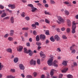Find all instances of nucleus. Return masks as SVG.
<instances>
[{
  "label": "nucleus",
  "mask_w": 78,
  "mask_h": 78,
  "mask_svg": "<svg viewBox=\"0 0 78 78\" xmlns=\"http://www.w3.org/2000/svg\"><path fill=\"white\" fill-rule=\"evenodd\" d=\"M70 31V28H67L66 30V32L67 33H69V32Z\"/></svg>",
  "instance_id": "7c9ffc66"
},
{
  "label": "nucleus",
  "mask_w": 78,
  "mask_h": 78,
  "mask_svg": "<svg viewBox=\"0 0 78 78\" xmlns=\"http://www.w3.org/2000/svg\"><path fill=\"white\" fill-rule=\"evenodd\" d=\"M35 25H37V26H38V25H39V23L38 22H36L35 23Z\"/></svg>",
  "instance_id": "bf43d9fd"
},
{
  "label": "nucleus",
  "mask_w": 78,
  "mask_h": 78,
  "mask_svg": "<svg viewBox=\"0 0 78 78\" xmlns=\"http://www.w3.org/2000/svg\"><path fill=\"white\" fill-rule=\"evenodd\" d=\"M34 75L35 77L37 75V73L36 72H34Z\"/></svg>",
  "instance_id": "5fc2aeb1"
},
{
  "label": "nucleus",
  "mask_w": 78,
  "mask_h": 78,
  "mask_svg": "<svg viewBox=\"0 0 78 78\" xmlns=\"http://www.w3.org/2000/svg\"><path fill=\"white\" fill-rule=\"evenodd\" d=\"M33 34L34 35H37V32L35 30H34L33 31Z\"/></svg>",
  "instance_id": "4c0bfd02"
},
{
  "label": "nucleus",
  "mask_w": 78,
  "mask_h": 78,
  "mask_svg": "<svg viewBox=\"0 0 78 78\" xmlns=\"http://www.w3.org/2000/svg\"><path fill=\"white\" fill-rule=\"evenodd\" d=\"M8 40L10 41H11L13 40V38L12 37H9L8 38Z\"/></svg>",
  "instance_id": "2f4dec72"
},
{
  "label": "nucleus",
  "mask_w": 78,
  "mask_h": 78,
  "mask_svg": "<svg viewBox=\"0 0 78 78\" xmlns=\"http://www.w3.org/2000/svg\"><path fill=\"white\" fill-rule=\"evenodd\" d=\"M28 53H30L29 54L30 56H31L33 55V51L30 49H28Z\"/></svg>",
  "instance_id": "9d476101"
},
{
  "label": "nucleus",
  "mask_w": 78,
  "mask_h": 78,
  "mask_svg": "<svg viewBox=\"0 0 78 78\" xmlns=\"http://www.w3.org/2000/svg\"><path fill=\"white\" fill-rule=\"evenodd\" d=\"M50 39L52 42H55V40L54 39V38H53V37H52L50 38Z\"/></svg>",
  "instance_id": "393cba45"
},
{
  "label": "nucleus",
  "mask_w": 78,
  "mask_h": 78,
  "mask_svg": "<svg viewBox=\"0 0 78 78\" xmlns=\"http://www.w3.org/2000/svg\"><path fill=\"white\" fill-rule=\"evenodd\" d=\"M67 77L68 78H73V76H72V75H70V74H69L67 75Z\"/></svg>",
  "instance_id": "c85d7f7f"
},
{
  "label": "nucleus",
  "mask_w": 78,
  "mask_h": 78,
  "mask_svg": "<svg viewBox=\"0 0 78 78\" xmlns=\"http://www.w3.org/2000/svg\"><path fill=\"white\" fill-rule=\"evenodd\" d=\"M45 6L46 8H48V5L47 4H46L45 5Z\"/></svg>",
  "instance_id": "69168bd1"
},
{
  "label": "nucleus",
  "mask_w": 78,
  "mask_h": 78,
  "mask_svg": "<svg viewBox=\"0 0 78 78\" xmlns=\"http://www.w3.org/2000/svg\"><path fill=\"white\" fill-rule=\"evenodd\" d=\"M32 9L31 10V11L33 12L35 11L36 10V9H36V8H34V7H33V9Z\"/></svg>",
  "instance_id": "c756f323"
},
{
  "label": "nucleus",
  "mask_w": 78,
  "mask_h": 78,
  "mask_svg": "<svg viewBox=\"0 0 78 78\" xmlns=\"http://www.w3.org/2000/svg\"><path fill=\"white\" fill-rule=\"evenodd\" d=\"M70 50L71 51V53L72 54H75L76 53V50L74 49V48H73L71 47L70 48Z\"/></svg>",
  "instance_id": "6e6552de"
},
{
  "label": "nucleus",
  "mask_w": 78,
  "mask_h": 78,
  "mask_svg": "<svg viewBox=\"0 0 78 78\" xmlns=\"http://www.w3.org/2000/svg\"><path fill=\"white\" fill-rule=\"evenodd\" d=\"M40 38L41 39L44 40L45 39V36L44 35L41 34L40 35Z\"/></svg>",
  "instance_id": "9b49d317"
},
{
  "label": "nucleus",
  "mask_w": 78,
  "mask_h": 78,
  "mask_svg": "<svg viewBox=\"0 0 78 78\" xmlns=\"http://www.w3.org/2000/svg\"><path fill=\"white\" fill-rule=\"evenodd\" d=\"M62 37L63 39H67V37H66V36L64 35H62Z\"/></svg>",
  "instance_id": "f704fd0d"
},
{
  "label": "nucleus",
  "mask_w": 78,
  "mask_h": 78,
  "mask_svg": "<svg viewBox=\"0 0 78 78\" xmlns=\"http://www.w3.org/2000/svg\"><path fill=\"white\" fill-rule=\"evenodd\" d=\"M10 21L12 23H13L14 22V17L11 16L10 17Z\"/></svg>",
  "instance_id": "2eb2a0df"
},
{
  "label": "nucleus",
  "mask_w": 78,
  "mask_h": 78,
  "mask_svg": "<svg viewBox=\"0 0 78 78\" xmlns=\"http://www.w3.org/2000/svg\"><path fill=\"white\" fill-rule=\"evenodd\" d=\"M3 67H4V66L2 64L1 62H0V70H2V69Z\"/></svg>",
  "instance_id": "412c9836"
},
{
  "label": "nucleus",
  "mask_w": 78,
  "mask_h": 78,
  "mask_svg": "<svg viewBox=\"0 0 78 78\" xmlns=\"http://www.w3.org/2000/svg\"><path fill=\"white\" fill-rule=\"evenodd\" d=\"M45 42L46 44H48L49 43V40H46Z\"/></svg>",
  "instance_id": "6e6d98bb"
},
{
  "label": "nucleus",
  "mask_w": 78,
  "mask_h": 78,
  "mask_svg": "<svg viewBox=\"0 0 78 78\" xmlns=\"http://www.w3.org/2000/svg\"><path fill=\"white\" fill-rule=\"evenodd\" d=\"M19 67L21 70H23L25 69V66L22 64H20L19 65Z\"/></svg>",
  "instance_id": "39448f33"
},
{
  "label": "nucleus",
  "mask_w": 78,
  "mask_h": 78,
  "mask_svg": "<svg viewBox=\"0 0 78 78\" xmlns=\"http://www.w3.org/2000/svg\"><path fill=\"white\" fill-rule=\"evenodd\" d=\"M16 49H17V51L19 52H20L22 50H23V47L21 46H20L16 48Z\"/></svg>",
  "instance_id": "20e7f679"
},
{
  "label": "nucleus",
  "mask_w": 78,
  "mask_h": 78,
  "mask_svg": "<svg viewBox=\"0 0 78 78\" xmlns=\"http://www.w3.org/2000/svg\"><path fill=\"white\" fill-rule=\"evenodd\" d=\"M68 27H70V26L72 25V23H68Z\"/></svg>",
  "instance_id": "603ef678"
},
{
  "label": "nucleus",
  "mask_w": 78,
  "mask_h": 78,
  "mask_svg": "<svg viewBox=\"0 0 78 78\" xmlns=\"http://www.w3.org/2000/svg\"><path fill=\"white\" fill-rule=\"evenodd\" d=\"M45 22L47 23H49V21L48 20V19H45Z\"/></svg>",
  "instance_id": "37998d69"
},
{
  "label": "nucleus",
  "mask_w": 78,
  "mask_h": 78,
  "mask_svg": "<svg viewBox=\"0 0 78 78\" xmlns=\"http://www.w3.org/2000/svg\"><path fill=\"white\" fill-rule=\"evenodd\" d=\"M54 58L53 57H52L51 58H49L48 61L47 62L49 66H51V64H52V62H53V61Z\"/></svg>",
  "instance_id": "7ed1b4c3"
},
{
  "label": "nucleus",
  "mask_w": 78,
  "mask_h": 78,
  "mask_svg": "<svg viewBox=\"0 0 78 78\" xmlns=\"http://www.w3.org/2000/svg\"><path fill=\"white\" fill-rule=\"evenodd\" d=\"M76 24H77V23H75V21H73L72 22V33L73 34H74L75 33V29L76 28Z\"/></svg>",
  "instance_id": "f257e3e1"
},
{
  "label": "nucleus",
  "mask_w": 78,
  "mask_h": 78,
  "mask_svg": "<svg viewBox=\"0 0 78 78\" xmlns=\"http://www.w3.org/2000/svg\"><path fill=\"white\" fill-rule=\"evenodd\" d=\"M58 62H57V61L55 60L54 61L53 63V65L54 66H55V67H58V65L56 64V63H57Z\"/></svg>",
  "instance_id": "dca6fc26"
},
{
  "label": "nucleus",
  "mask_w": 78,
  "mask_h": 78,
  "mask_svg": "<svg viewBox=\"0 0 78 78\" xmlns=\"http://www.w3.org/2000/svg\"><path fill=\"white\" fill-rule=\"evenodd\" d=\"M8 7H10L11 8V9H14L16 7H15V5H11L9 4L8 5Z\"/></svg>",
  "instance_id": "f8f14e48"
},
{
  "label": "nucleus",
  "mask_w": 78,
  "mask_h": 78,
  "mask_svg": "<svg viewBox=\"0 0 78 78\" xmlns=\"http://www.w3.org/2000/svg\"><path fill=\"white\" fill-rule=\"evenodd\" d=\"M76 46V45H75V44H73L72 45V46L70 47V48H73V47H75Z\"/></svg>",
  "instance_id": "8fccbe9b"
},
{
  "label": "nucleus",
  "mask_w": 78,
  "mask_h": 78,
  "mask_svg": "<svg viewBox=\"0 0 78 78\" xmlns=\"http://www.w3.org/2000/svg\"><path fill=\"white\" fill-rule=\"evenodd\" d=\"M24 52L25 53H27L28 54V50L27 51V49L26 48H24Z\"/></svg>",
  "instance_id": "6ab92c4d"
},
{
  "label": "nucleus",
  "mask_w": 78,
  "mask_h": 78,
  "mask_svg": "<svg viewBox=\"0 0 78 78\" xmlns=\"http://www.w3.org/2000/svg\"><path fill=\"white\" fill-rule=\"evenodd\" d=\"M44 13H45V14H47L48 15H50V12H47V11H45Z\"/></svg>",
  "instance_id": "a878e982"
},
{
  "label": "nucleus",
  "mask_w": 78,
  "mask_h": 78,
  "mask_svg": "<svg viewBox=\"0 0 78 78\" xmlns=\"http://www.w3.org/2000/svg\"><path fill=\"white\" fill-rule=\"evenodd\" d=\"M21 39H22V41H25V39L24 38H23V37H21Z\"/></svg>",
  "instance_id": "13d9d810"
},
{
  "label": "nucleus",
  "mask_w": 78,
  "mask_h": 78,
  "mask_svg": "<svg viewBox=\"0 0 78 78\" xmlns=\"http://www.w3.org/2000/svg\"><path fill=\"white\" fill-rule=\"evenodd\" d=\"M9 36V34H6L5 36H4V37L5 38H6V37H7L8 36Z\"/></svg>",
  "instance_id": "79ce46f5"
},
{
  "label": "nucleus",
  "mask_w": 78,
  "mask_h": 78,
  "mask_svg": "<svg viewBox=\"0 0 78 78\" xmlns=\"http://www.w3.org/2000/svg\"><path fill=\"white\" fill-rule=\"evenodd\" d=\"M25 37H27V36H28V33H25Z\"/></svg>",
  "instance_id": "0e129e2a"
},
{
  "label": "nucleus",
  "mask_w": 78,
  "mask_h": 78,
  "mask_svg": "<svg viewBox=\"0 0 78 78\" xmlns=\"http://www.w3.org/2000/svg\"><path fill=\"white\" fill-rule=\"evenodd\" d=\"M18 61H19V58H18L16 57L14 58V62H15V63H17V62Z\"/></svg>",
  "instance_id": "a211bd4d"
},
{
  "label": "nucleus",
  "mask_w": 78,
  "mask_h": 78,
  "mask_svg": "<svg viewBox=\"0 0 78 78\" xmlns=\"http://www.w3.org/2000/svg\"><path fill=\"white\" fill-rule=\"evenodd\" d=\"M7 78H15V76H13L12 75L8 76H7Z\"/></svg>",
  "instance_id": "cd10ccee"
},
{
  "label": "nucleus",
  "mask_w": 78,
  "mask_h": 78,
  "mask_svg": "<svg viewBox=\"0 0 78 78\" xmlns=\"http://www.w3.org/2000/svg\"><path fill=\"white\" fill-rule=\"evenodd\" d=\"M73 64L74 66H77V63H76V62H74L73 63Z\"/></svg>",
  "instance_id": "3c124183"
},
{
  "label": "nucleus",
  "mask_w": 78,
  "mask_h": 78,
  "mask_svg": "<svg viewBox=\"0 0 78 78\" xmlns=\"http://www.w3.org/2000/svg\"><path fill=\"white\" fill-rule=\"evenodd\" d=\"M29 28L28 27H23L22 29V30H28Z\"/></svg>",
  "instance_id": "bb28decb"
},
{
  "label": "nucleus",
  "mask_w": 78,
  "mask_h": 78,
  "mask_svg": "<svg viewBox=\"0 0 78 78\" xmlns=\"http://www.w3.org/2000/svg\"><path fill=\"white\" fill-rule=\"evenodd\" d=\"M54 39L56 40L57 41H59L60 40V37L58 35H56L54 37Z\"/></svg>",
  "instance_id": "0eeeda50"
},
{
  "label": "nucleus",
  "mask_w": 78,
  "mask_h": 78,
  "mask_svg": "<svg viewBox=\"0 0 78 78\" xmlns=\"http://www.w3.org/2000/svg\"><path fill=\"white\" fill-rule=\"evenodd\" d=\"M25 13L23 12L21 14V16L22 17H24L25 16Z\"/></svg>",
  "instance_id": "c9c22d12"
},
{
  "label": "nucleus",
  "mask_w": 78,
  "mask_h": 78,
  "mask_svg": "<svg viewBox=\"0 0 78 78\" xmlns=\"http://www.w3.org/2000/svg\"><path fill=\"white\" fill-rule=\"evenodd\" d=\"M36 44L38 46H40V45H41V43L39 42H37L36 43Z\"/></svg>",
  "instance_id": "473e14b6"
},
{
  "label": "nucleus",
  "mask_w": 78,
  "mask_h": 78,
  "mask_svg": "<svg viewBox=\"0 0 78 78\" xmlns=\"http://www.w3.org/2000/svg\"><path fill=\"white\" fill-rule=\"evenodd\" d=\"M44 76H45L43 74L42 75H41V78H44Z\"/></svg>",
  "instance_id": "338daca9"
},
{
  "label": "nucleus",
  "mask_w": 78,
  "mask_h": 78,
  "mask_svg": "<svg viewBox=\"0 0 78 78\" xmlns=\"http://www.w3.org/2000/svg\"><path fill=\"white\" fill-rule=\"evenodd\" d=\"M9 35H10V36H13V35H14V33L10 32L9 34Z\"/></svg>",
  "instance_id": "052dcab7"
},
{
  "label": "nucleus",
  "mask_w": 78,
  "mask_h": 78,
  "mask_svg": "<svg viewBox=\"0 0 78 78\" xmlns=\"http://www.w3.org/2000/svg\"><path fill=\"white\" fill-rule=\"evenodd\" d=\"M6 51L7 52H8V53H12V49L10 48H9L8 49H7Z\"/></svg>",
  "instance_id": "4468645a"
},
{
  "label": "nucleus",
  "mask_w": 78,
  "mask_h": 78,
  "mask_svg": "<svg viewBox=\"0 0 78 78\" xmlns=\"http://www.w3.org/2000/svg\"><path fill=\"white\" fill-rule=\"evenodd\" d=\"M43 3L45 4L47 3V1L45 0H43Z\"/></svg>",
  "instance_id": "4d7b16f0"
},
{
  "label": "nucleus",
  "mask_w": 78,
  "mask_h": 78,
  "mask_svg": "<svg viewBox=\"0 0 78 78\" xmlns=\"http://www.w3.org/2000/svg\"><path fill=\"white\" fill-rule=\"evenodd\" d=\"M6 13L4 12L2 13V15L1 16V17H6Z\"/></svg>",
  "instance_id": "4be33fe9"
},
{
  "label": "nucleus",
  "mask_w": 78,
  "mask_h": 78,
  "mask_svg": "<svg viewBox=\"0 0 78 78\" xmlns=\"http://www.w3.org/2000/svg\"><path fill=\"white\" fill-rule=\"evenodd\" d=\"M37 63L38 64H40V59H38L37 60Z\"/></svg>",
  "instance_id": "09e8293b"
},
{
  "label": "nucleus",
  "mask_w": 78,
  "mask_h": 78,
  "mask_svg": "<svg viewBox=\"0 0 78 78\" xmlns=\"http://www.w3.org/2000/svg\"><path fill=\"white\" fill-rule=\"evenodd\" d=\"M40 54L41 57H43V58H44L45 57V55L44 54V52L42 51H41Z\"/></svg>",
  "instance_id": "ddd939ff"
},
{
  "label": "nucleus",
  "mask_w": 78,
  "mask_h": 78,
  "mask_svg": "<svg viewBox=\"0 0 78 78\" xmlns=\"http://www.w3.org/2000/svg\"><path fill=\"white\" fill-rule=\"evenodd\" d=\"M36 41L38 42V41H39V40H40V39L39 38V35H37L36 37Z\"/></svg>",
  "instance_id": "5701e85b"
},
{
  "label": "nucleus",
  "mask_w": 78,
  "mask_h": 78,
  "mask_svg": "<svg viewBox=\"0 0 78 78\" xmlns=\"http://www.w3.org/2000/svg\"><path fill=\"white\" fill-rule=\"evenodd\" d=\"M37 5L38 6H42V4H41L40 3H37Z\"/></svg>",
  "instance_id": "680f3d73"
},
{
  "label": "nucleus",
  "mask_w": 78,
  "mask_h": 78,
  "mask_svg": "<svg viewBox=\"0 0 78 78\" xmlns=\"http://www.w3.org/2000/svg\"><path fill=\"white\" fill-rule=\"evenodd\" d=\"M58 20H58L56 21L57 23H58V24H61V23H64V22L65 20L64 19L62 18L61 16H59L58 17Z\"/></svg>",
  "instance_id": "f03ea898"
},
{
  "label": "nucleus",
  "mask_w": 78,
  "mask_h": 78,
  "mask_svg": "<svg viewBox=\"0 0 78 78\" xmlns=\"http://www.w3.org/2000/svg\"><path fill=\"white\" fill-rule=\"evenodd\" d=\"M11 70L12 72H15V69H11Z\"/></svg>",
  "instance_id": "e2e57ef3"
},
{
  "label": "nucleus",
  "mask_w": 78,
  "mask_h": 78,
  "mask_svg": "<svg viewBox=\"0 0 78 78\" xmlns=\"http://www.w3.org/2000/svg\"><path fill=\"white\" fill-rule=\"evenodd\" d=\"M61 30L62 31H64V30H65V28L63 27L61 28Z\"/></svg>",
  "instance_id": "774afa93"
},
{
  "label": "nucleus",
  "mask_w": 78,
  "mask_h": 78,
  "mask_svg": "<svg viewBox=\"0 0 78 78\" xmlns=\"http://www.w3.org/2000/svg\"><path fill=\"white\" fill-rule=\"evenodd\" d=\"M69 68H65L63 69L62 70V73H66L67 71L68 70Z\"/></svg>",
  "instance_id": "1a4fd4ad"
},
{
  "label": "nucleus",
  "mask_w": 78,
  "mask_h": 78,
  "mask_svg": "<svg viewBox=\"0 0 78 78\" xmlns=\"http://www.w3.org/2000/svg\"><path fill=\"white\" fill-rule=\"evenodd\" d=\"M27 6H30V7H31V9H33V8H34V6L32 4H28L27 5Z\"/></svg>",
  "instance_id": "b1692460"
},
{
  "label": "nucleus",
  "mask_w": 78,
  "mask_h": 78,
  "mask_svg": "<svg viewBox=\"0 0 78 78\" xmlns=\"http://www.w3.org/2000/svg\"><path fill=\"white\" fill-rule=\"evenodd\" d=\"M68 62V61H63V62H62V64L64 66H67V63Z\"/></svg>",
  "instance_id": "f3484780"
},
{
  "label": "nucleus",
  "mask_w": 78,
  "mask_h": 78,
  "mask_svg": "<svg viewBox=\"0 0 78 78\" xmlns=\"http://www.w3.org/2000/svg\"><path fill=\"white\" fill-rule=\"evenodd\" d=\"M65 12L66 15H69V12L67 10H65Z\"/></svg>",
  "instance_id": "72a5a7b5"
},
{
  "label": "nucleus",
  "mask_w": 78,
  "mask_h": 78,
  "mask_svg": "<svg viewBox=\"0 0 78 78\" xmlns=\"http://www.w3.org/2000/svg\"><path fill=\"white\" fill-rule=\"evenodd\" d=\"M26 45L27 47H30V43H27Z\"/></svg>",
  "instance_id": "de8ad7c7"
},
{
  "label": "nucleus",
  "mask_w": 78,
  "mask_h": 78,
  "mask_svg": "<svg viewBox=\"0 0 78 78\" xmlns=\"http://www.w3.org/2000/svg\"><path fill=\"white\" fill-rule=\"evenodd\" d=\"M27 78H32V77L30 75H27Z\"/></svg>",
  "instance_id": "a19ab883"
},
{
  "label": "nucleus",
  "mask_w": 78,
  "mask_h": 78,
  "mask_svg": "<svg viewBox=\"0 0 78 78\" xmlns=\"http://www.w3.org/2000/svg\"><path fill=\"white\" fill-rule=\"evenodd\" d=\"M31 26L32 27H35L34 28H36V26L35 24H32Z\"/></svg>",
  "instance_id": "a18cd8bd"
},
{
  "label": "nucleus",
  "mask_w": 78,
  "mask_h": 78,
  "mask_svg": "<svg viewBox=\"0 0 78 78\" xmlns=\"http://www.w3.org/2000/svg\"><path fill=\"white\" fill-rule=\"evenodd\" d=\"M30 65H34L35 66V65H36V61L32 59L30 62Z\"/></svg>",
  "instance_id": "423d86ee"
},
{
  "label": "nucleus",
  "mask_w": 78,
  "mask_h": 78,
  "mask_svg": "<svg viewBox=\"0 0 78 78\" xmlns=\"http://www.w3.org/2000/svg\"><path fill=\"white\" fill-rule=\"evenodd\" d=\"M0 8H1L2 9H3L4 8V6L2 5H0Z\"/></svg>",
  "instance_id": "49530a36"
},
{
  "label": "nucleus",
  "mask_w": 78,
  "mask_h": 78,
  "mask_svg": "<svg viewBox=\"0 0 78 78\" xmlns=\"http://www.w3.org/2000/svg\"><path fill=\"white\" fill-rule=\"evenodd\" d=\"M25 19L27 20L28 21L29 20H30V17H29V16H27L25 17Z\"/></svg>",
  "instance_id": "58836bf2"
},
{
  "label": "nucleus",
  "mask_w": 78,
  "mask_h": 78,
  "mask_svg": "<svg viewBox=\"0 0 78 78\" xmlns=\"http://www.w3.org/2000/svg\"><path fill=\"white\" fill-rule=\"evenodd\" d=\"M64 4H65V5H68L69 4V2H64Z\"/></svg>",
  "instance_id": "864d4df0"
},
{
  "label": "nucleus",
  "mask_w": 78,
  "mask_h": 78,
  "mask_svg": "<svg viewBox=\"0 0 78 78\" xmlns=\"http://www.w3.org/2000/svg\"><path fill=\"white\" fill-rule=\"evenodd\" d=\"M50 2L51 4H55V2L53 0H51Z\"/></svg>",
  "instance_id": "e433bc0d"
},
{
  "label": "nucleus",
  "mask_w": 78,
  "mask_h": 78,
  "mask_svg": "<svg viewBox=\"0 0 78 78\" xmlns=\"http://www.w3.org/2000/svg\"><path fill=\"white\" fill-rule=\"evenodd\" d=\"M45 34L46 35H50V34L49 33V31L47 30L45 32Z\"/></svg>",
  "instance_id": "ea45409f"
},
{
  "label": "nucleus",
  "mask_w": 78,
  "mask_h": 78,
  "mask_svg": "<svg viewBox=\"0 0 78 78\" xmlns=\"http://www.w3.org/2000/svg\"><path fill=\"white\" fill-rule=\"evenodd\" d=\"M54 71H55V70L54 69H51V73H50V75L52 76V75H53V74H54Z\"/></svg>",
  "instance_id": "aec40b11"
},
{
  "label": "nucleus",
  "mask_w": 78,
  "mask_h": 78,
  "mask_svg": "<svg viewBox=\"0 0 78 78\" xmlns=\"http://www.w3.org/2000/svg\"><path fill=\"white\" fill-rule=\"evenodd\" d=\"M62 76H63V75L62 74H60L59 75V78H62Z\"/></svg>",
  "instance_id": "c03bdc74"
}]
</instances>
